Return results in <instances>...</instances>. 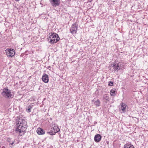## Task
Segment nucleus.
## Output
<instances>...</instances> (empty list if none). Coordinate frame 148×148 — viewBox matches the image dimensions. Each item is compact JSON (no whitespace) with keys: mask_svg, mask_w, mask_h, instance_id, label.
I'll list each match as a JSON object with an SVG mask.
<instances>
[{"mask_svg":"<svg viewBox=\"0 0 148 148\" xmlns=\"http://www.w3.org/2000/svg\"><path fill=\"white\" fill-rule=\"evenodd\" d=\"M22 122L19 123L17 124V127L15 130L16 133H18L20 136L24 135L27 128V122L24 120L22 119Z\"/></svg>","mask_w":148,"mask_h":148,"instance_id":"f257e3e1","label":"nucleus"},{"mask_svg":"<svg viewBox=\"0 0 148 148\" xmlns=\"http://www.w3.org/2000/svg\"><path fill=\"white\" fill-rule=\"evenodd\" d=\"M49 42L51 44L57 42L60 39L58 35L56 33H51L49 34Z\"/></svg>","mask_w":148,"mask_h":148,"instance_id":"f03ea898","label":"nucleus"},{"mask_svg":"<svg viewBox=\"0 0 148 148\" xmlns=\"http://www.w3.org/2000/svg\"><path fill=\"white\" fill-rule=\"evenodd\" d=\"M1 95L6 99L12 98L14 96L12 94L11 90L7 88H4L3 89V92H1Z\"/></svg>","mask_w":148,"mask_h":148,"instance_id":"7ed1b4c3","label":"nucleus"},{"mask_svg":"<svg viewBox=\"0 0 148 148\" xmlns=\"http://www.w3.org/2000/svg\"><path fill=\"white\" fill-rule=\"evenodd\" d=\"M6 55L8 57H11L13 56L15 54L14 50L12 49H9L6 50H5Z\"/></svg>","mask_w":148,"mask_h":148,"instance_id":"20e7f679","label":"nucleus"},{"mask_svg":"<svg viewBox=\"0 0 148 148\" xmlns=\"http://www.w3.org/2000/svg\"><path fill=\"white\" fill-rule=\"evenodd\" d=\"M77 25L75 24H73L72 25L70 29V32L72 34H75L76 33L77 29Z\"/></svg>","mask_w":148,"mask_h":148,"instance_id":"39448f33","label":"nucleus"},{"mask_svg":"<svg viewBox=\"0 0 148 148\" xmlns=\"http://www.w3.org/2000/svg\"><path fill=\"white\" fill-rule=\"evenodd\" d=\"M49 1L51 5L54 7L59 6L60 3V0H49Z\"/></svg>","mask_w":148,"mask_h":148,"instance_id":"423d86ee","label":"nucleus"},{"mask_svg":"<svg viewBox=\"0 0 148 148\" xmlns=\"http://www.w3.org/2000/svg\"><path fill=\"white\" fill-rule=\"evenodd\" d=\"M121 62H119L117 63L113 64V67L115 71L118 70L120 69L121 67Z\"/></svg>","mask_w":148,"mask_h":148,"instance_id":"0eeeda50","label":"nucleus"},{"mask_svg":"<svg viewBox=\"0 0 148 148\" xmlns=\"http://www.w3.org/2000/svg\"><path fill=\"white\" fill-rule=\"evenodd\" d=\"M101 135L99 134L96 135L94 138L95 141L96 143L99 142L101 140Z\"/></svg>","mask_w":148,"mask_h":148,"instance_id":"6e6552de","label":"nucleus"},{"mask_svg":"<svg viewBox=\"0 0 148 148\" xmlns=\"http://www.w3.org/2000/svg\"><path fill=\"white\" fill-rule=\"evenodd\" d=\"M42 79L44 82L45 83H47L49 80L48 75L45 74H44L42 77Z\"/></svg>","mask_w":148,"mask_h":148,"instance_id":"1a4fd4ad","label":"nucleus"},{"mask_svg":"<svg viewBox=\"0 0 148 148\" xmlns=\"http://www.w3.org/2000/svg\"><path fill=\"white\" fill-rule=\"evenodd\" d=\"M36 131L38 134L39 135H43L45 133L44 131L42 129L40 128H38Z\"/></svg>","mask_w":148,"mask_h":148,"instance_id":"9d476101","label":"nucleus"},{"mask_svg":"<svg viewBox=\"0 0 148 148\" xmlns=\"http://www.w3.org/2000/svg\"><path fill=\"white\" fill-rule=\"evenodd\" d=\"M121 105L122 108L121 110L123 111V112H124L126 111L125 110L127 105L126 104L123 102L121 103Z\"/></svg>","mask_w":148,"mask_h":148,"instance_id":"9b49d317","label":"nucleus"},{"mask_svg":"<svg viewBox=\"0 0 148 148\" xmlns=\"http://www.w3.org/2000/svg\"><path fill=\"white\" fill-rule=\"evenodd\" d=\"M53 130H54L55 132L56 133L59 131L60 130L59 127H58V126L57 125H56L53 127Z\"/></svg>","mask_w":148,"mask_h":148,"instance_id":"f8f14e48","label":"nucleus"},{"mask_svg":"<svg viewBox=\"0 0 148 148\" xmlns=\"http://www.w3.org/2000/svg\"><path fill=\"white\" fill-rule=\"evenodd\" d=\"M124 148H135L133 145L130 144H126L124 145Z\"/></svg>","mask_w":148,"mask_h":148,"instance_id":"ddd939ff","label":"nucleus"},{"mask_svg":"<svg viewBox=\"0 0 148 148\" xmlns=\"http://www.w3.org/2000/svg\"><path fill=\"white\" fill-rule=\"evenodd\" d=\"M103 98L104 99L106 100L109 101V97L108 94H106L103 95Z\"/></svg>","mask_w":148,"mask_h":148,"instance_id":"4468645a","label":"nucleus"},{"mask_svg":"<svg viewBox=\"0 0 148 148\" xmlns=\"http://www.w3.org/2000/svg\"><path fill=\"white\" fill-rule=\"evenodd\" d=\"M116 90L115 89H112L110 91V94L112 96H114L116 94Z\"/></svg>","mask_w":148,"mask_h":148,"instance_id":"2eb2a0df","label":"nucleus"},{"mask_svg":"<svg viewBox=\"0 0 148 148\" xmlns=\"http://www.w3.org/2000/svg\"><path fill=\"white\" fill-rule=\"evenodd\" d=\"M100 103L99 101V100L95 101L94 102V104L96 105V106L98 107L100 106Z\"/></svg>","mask_w":148,"mask_h":148,"instance_id":"dca6fc26","label":"nucleus"},{"mask_svg":"<svg viewBox=\"0 0 148 148\" xmlns=\"http://www.w3.org/2000/svg\"><path fill=\"white\" fill-rule=\"evenodd\" d=\"M48 133H49L50 135H55L56 133L54 130H51L49 132H47Z\"/></svg>","mask_w":148,"mask_h":148,"instance_id":"f3484780","label":"nucleus"},{"mask_svg":"<svg viewBox=\"0 0 148 148\" xmlns=\"http://www.w3.org/2000/svg\"><path fill=\"white\" fill-rule=\"evenodd\" d=\"M28 108L27 109L26 111L27 112H31V109L32 108V107H31L30 105H29L28 106Z\"/></svg>","mask_w":148,"mask_h":148,"instance_id":"a211bd4d","label":"nucleus"},{"mask_svg":"<svg viewBox=\"0 0 148 148\" xmlns=\"http://www.w3.org/2000/svg\"><path fill=\"white\" fill-rule=\"evenodd\" d=\"M113 82L112 81H110L108 82V85L109 86H112L113 85Z\"/></svg>","mask_w":148,"mask_h":148,"instance_id":"6ab92c4d","label":"nucleus"},{"mask_svg":"<svg viewBox=\"0 0 148 148\" xmlns=\"http://www.w3.org/2000/svg\"><path fill=\"white\" fill-rule=\"evenodd\" d=\"M14 141H13V142L12 143H10V145H13V146H14V145H13V144H14Z\"/></svg>","mask_w":148,"mask_h":148,"instance_id":"aec40b11","label":"nucleus"},{"mask_svg":"<svg viewBox=\"0 0 148 148\" xmlns=\"http://www.w3.org/2000/svg\"><path fill=\"white\" fill-rule=\"evenodd\" d=\"M92 0H89V1L90 2H91V1H92Z\"/></svg>","mask_w":148,"mask_h":148,"instance_id":"412c9836","label":"nucleus"},{"mask_svg":"<svg viewBox=\"0 0 148 148\" xmlns=\"http://www.w3.org/2000/svg\"><path fill=\"white\" fill-rule=\"evenodd\" d=\"M20 0H15L16 1H19Z\"/></svg>","mask_w":148,"mask_h":148,"instance_id":"4be33fe9","label":"nucleus"},{"mask_svg":"<svg viewBox=\"0 0 148 148\" xmlns=\"http://www.w3.org/2000/svg\"><path fill=\"white\" fill-rule=\"evenodd\" d=\"M8 142H9V141H10V140H8Z\"/></svg>","mask_w":148,"mask_h":148,"instance_id":"5701e85b","label":"nucleus"}]
</instances>
